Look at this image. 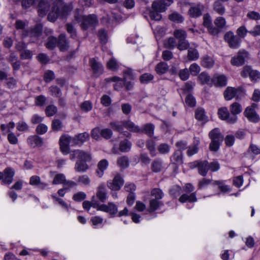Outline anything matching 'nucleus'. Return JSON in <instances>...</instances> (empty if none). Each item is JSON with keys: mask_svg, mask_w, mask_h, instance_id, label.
I'll list each match as a JSON object with an SVG mask.
<instances>
[{"mask_svg": "<svg viewBox=\"0 0 260 260\" xmlns=\"http://www.w3.org/2000/svg\"><path fill=\"white\" fill-rule=\"evenodd\" d=\"M155 70L158 74H164L168 71L169 66L166 62L161 61L156 66Z\"/></svg>", "mask_w": 260, "mask_h": 260, "instance_id": "obj_37", "label": "nucleus"}, {"mask_svg": "<svg viewBox=\"0 0 260 260\" xmlns=\"http://www.w3.org/2000/svg\"><path fill=\"white\" fill-rule=\"evenodd\" d=\"M96 197L102 203L106 201L107 192L105 185L104 183L100 184L97 187Z\"/></svg>", "mask_w": 260, "mask_h": 260, "instance_id": "obj_17", "label": "nucleus"}, {"mask_svg": "<svg viewBox=\"0 0 260 260\" xmlns=\"http://www.w3.org/2000/svg\"><path fill=\"white\" fill-rule=\"evenodd\" d=\"M131 143L127 140L121 141L119 144V149L122 152H128L131 148Z\"/></svg>", "mask_w": 260, "mask_h": 260, "instance_id": "obj_44", "label": "nucleus"}, {"mask_svg": "<svg viewBox=\"0 0 260 260\" xmlns=\"http://www.w3.org/2000/svg\"><path fill=\"white\" fill-rule=\"evenodd\" d=\"M91 137L92 138L96 140H100L101 139V130L100 129V127H96L91 130Z\"/></svg>", "mask_w": 260, "mask_h": 260, "instance_id": "obj_56", "label": "nucleus"}, {"mask_svg": "<svg viewBox=\"0 0 260 260\" xmlns=\"http://www.w3.org/2000/svg\"><path fill=\"white\" fill-rule=\"evenodd\" d=\"M163 203L161 201L151 199L149 201V211L150 212L156 210L160 206H162Z\"/></svg>", "mask_w": 260, "mask_h": 260, "instance_id": "obj_40", "label": "nucleus"}, {"mask_svg": "<svg viewBox=\"0 0 260 260\" xmlns=\"http://www.w3.org/2000/svg\"><path fill=\"white\" fill-rule=\"evenodd\" d=\"M151 195L154 197V199L160 200L164 197V193L159 188H153L151 192Z\"/></svg>", "mask_w": 260, "mask_h": 260, "instance_id": "obj_49", "label": "nucleus"}, {"mask_svg": "<svg viewBox=\"0 0 260 260\" xmlns=\"http://www.w3.org/2000/svg\"><path fill=\"white\" fill-rule=\"evenodd\" d=\"M90 139V135L87 132L78 134L74 137H70L72 146H81L84 142L88 141Z\"/></svg>", "mask_w": 260, "mask_h": 260, "instance_id": "obj_10", "label": "nucleus"}, {"mask_svg": "<svg viewBox=\"0 0 260 260\" xmlns=\"http://www.w3.org/2000/svg\"><path fill=\"white\" fill-rule=\"evenodd\" d=\"M229 109L231 116H235L238 119L237 115L242 112V107L239 103L234 102L230 105Z\"/></svg>", "mask_w": 260, "mask_h": 260, "instance_id": "obj_29", "label": "nucleus"}, {"mask_svg": "<svg viewBox=\"0 0 260 260\" xmlns=\"http://www.w3.org/2000/svg\"><path fill=\"white\" fill-rule=\"evenodd\" d=\"M171 160L175 164H181L183 162V153L181 150H176L171 157Z\"/></svg>", "mask_w": 260, "mask_h": 260, "instance_id": "obj_36", "label": "nucleus"}, {"mask_svg": "<svg viewBox=\"0 0 260 260\" xmlns=\"http://www.w3.org/2000/svg\"><path fill=\"white\" fill-rule=\"evenodd\" d=\"M75 20L78 22H81V26L83 29H86L90 27H94L98 23L96 16L94 14L88 16H75Z\"/></svg>", "mask_w": 260, "mask_h": 260, "instance_id": "obj_4", "label": "nucleus"}, {"mask_svg": "<svg viewBox=\"0 0 260 260\" xmlns=\"http://www.w3.org/2000/svg\"><path fill=\"white\" fill-rule=\"evenodd\" d=\"M89 63L93 74L95 76H99L103 73L104 68L102 63L98 61L95 58H90Z\"/></svg>", "mask_w": 260, "mask_h": 260, "instance_id": "obj_13", "label": "nucleus"}, {"mask_svg": "<svg viewBox=\"0 0 260 260\" xmlns=\"http://www.w3.org/2000/svg\"><path fill=\"white\" fill-rule=\"evenodd\" d=\"M195 117L199 121L204 122L208 121V116L205 114V112L202 108H198L195 111Z\"/></svg>", "mask_w": 260, "mask_h": 260, "instance_id": "obj_34", "label": "nucleus"}, {"mask_svg": "<svg viewBox=\"0 0 260 260\" xmlns=\"http://www.w3.org/2000/svg\"><path fill=\"white\" fill-rule=\"evenodd\" d=\"M185 101L186 104L191 107L195 106L196 104L195 98L190 94H187L185 98Z\"/></svg>", "mask_w": 260, "mask_h": 260, "instance_id": "obj_62", "label": "nucleus"}, {"mask_svg": "<svg viewBox=\"0 0 260 260\" xmlns=\"http://www.w3.org/2000/svg\"><path fill=\"white\" fill-rule=\"evenodd\" d=\"M95 198L94 196H93L92 198V202L89 201H85L83 202L82 205L83 208L86 211H88L91 207H93V208H97L99 205H97L96 203H93V199Z\"/></svg>", "mask_w": 260, "mask_h": 260, "instance_id": "obj_54", "label": "nucleus"}, {"mask_svg": "<svg viewBox=\"0 0 260 260\" xmlns=\"http://www.w3.org/2000/svg\"><path fill=\"white\" fill-rule=\"evenodd\" d=\"M77 182L79 184H82L85 186L89 185L90 183V179L86 175H81L79 176L77 180Z\"/></svg>", "mask_w": 260, "mask_h": 260, "instance_id": "obj_48", "label": "nucleus"}, {"mask_svg": "<svg viewBox=\"0 0 260 260\" xmlns=\"http://www.w3.org/2000/svg\"><path fill=\"white\" fill-rule=\"evenodd\" d=\"M238 89L234 87H228L224 92V96L226 101H230L234 98L237 93Z\"/></svg>", "mask_w": 260, "mask_h": 260, "instance_id": "obj_32", "label": "nucleus"}, {"mask_svg": "<svg viewBox=\"0 0 260 260\" xmlns=\"http://www.w3.org/2000/svg\"><path fill=\"white\" fill-rule=\"evenodd\" d=\"M223 2L215 1L212 5L213 11L219 15H223L225 13V8Z\"/></svg>", "mask_w": 260, "mask_h": 260, "instance_id": "obj_24", "label": "nucleus"}, {"mask_svg": "<svg viewBox=\"0 0 260 260\" xmlns=\"http://www.w3.org/2000/svg\"><path fill=\"white\" fill-rule=\"evenodd\" d=\"M157 150L160 153L166 154L169 153L170 146L166 143H162L158 146Z\"/></svg>", "mask_w": 260, "mask_h": 260, "instance_id": "obj_53", "label": "nucleus"}, {"mask_svg": "<svg viewBox=\"0 0 260 260\" xmlns=\"http://www.w3.org/2000/svg\"><path fill=\"white\" fill-rule=\"evenodd\" d=\"M89 158H79L76 161L75 165V170L77 172H85L88 169L89 166L87 164V162H89L92 160V156L89 153Z\"/></svg>", "mask_w": 260, "mask_h": 260, "instance_id": "obj_9", "label": "nucleus"}, {"mask_svg": "<svg viewBox=\"0 0 260 260\" xmlns=\"http://www.w3.org/2000/svg\"><path fill=\"white\" fill-rule=\"evenodd\" d=\"M199 140H197L196 144H195L193 146H190L189 147H188V150L186 152V153L188 156H191L196 154L198 152V146L199 145Z\"/></svg>", "mask_w": 260, "mask_h": 260, "instance_id": "obj_50", "label": "nucleus"}, {"mask_svg": "<svg viewBox=\"0 0 260 260\" xmlns=\"http://www.w3.org/2000/svg\"><path fill=\"white\" fill-rule=\"evenodd\" d=\"M70 11V7L61 2L56 3L53 7L52 11L48 15L50 21L54 22L58 17H64Z\"/></svg>", "mask_w": 260, "mask_h": 260, "instance_id": "obj_2", "label": "nucleus"}, {"mask_svg": "<svg viewBox=\"0 0 260 260\" xmlns=\"http://www.w3.org/2000/svg\"><path fill=\"white\" fill-rule=\"evenodd\" d=\"M204 6L201 4H198L190 7L189 10V14L192 17H198L202 15Z\"/></svg>", "mask_w": 260, "mask_h": 260, "instance_id": "obj_22", "label": "nucleus"}, {"mask_svg": "<svg viewBox=\"0 0 260 260\" xmlns=\"http://www.w3.org/2000/svg\"><path fill=\"white\" fill-rule=\"evenodd\" d=\"M197 201L196 198V192H192L190 194L188 195L186 193H184L179 199V201L180 203H184L188 201L190 203L196 202Z\"/></svg>", "mask_w": 260, "mask_h": 260, "instance_id": "obj_31", "label": "nucleus"}, {"mask_svg": "<svg viewBox=\"0 0 260 260\" xmlns=\"http://www.w3.org/2000/svg\"><path fill=\"white\" fill-rule=\"evenodd\" d=\"M209 137L211 140L209 145L210 150L212 151H217L221 142L223 141V136L220 133V130L218 128L212 129L209 133Z\"/></svg>", "mask_w": 260, "mask_h": 260, "instance_id": "obj_3", "label": "nucleus"}, {"mask_svg": "<svg viewBox=\"0 0 260 260\" xmlns=\"http://www.w3.org/2000/svg\"><path fill=\"white\" fill-rule=\"evenodd\" d=\"M146 147L151 156H154L156 155L155 142L152 140H149L146 142Z\"/></svg>", "mask_w": 260, "mask_h": 260, "instance_id": "obj_46", "label": "nucleus"}, {"mask_svg": "<svg viewBox=\"0 0 260 260\" xmlns=\"http://www.w3.org/2000/svg\"><path fill=\"white\" fill-rule=\"evenodd\" d=\"M215 25L218 28H222L225 25V19L222 17H217L214 22Z\"/></svg>", "mask_w": 260, "mask_h": 260, "instance_id": "obj_61", "label": "nucleus"}, {"mask_svg": "<svg viewBox=\"0 0 260 260\" xmlns=\"http://www.w3.org/2000/svg\"><path fill=\"white\" fill-rule=\"evenodd\" d=\"M188 58L189 60H197L199 57V54L197 50L195 49H189L188 50Z\"/></svg>", "mask_w": 260, "mask_h": 260, "instance_id": "obj_52", "label": "nucleus"}, {"mask_svg": "<svg viewBox=\"0 0 260 260\" xmlns=\"http://www.w3.org/2000/svg\"><path fill=\"white\" fill-rule=\"evenodd\" d=\"M107 67L109 70L115 71H117L118 68V64L115 59L112 58L107 62Z\"/></svg>", "mask_w": 260, "mask_h": 260, "instance_id": "obj_58", "label": "nucleus"}, {"mask_svg": "<svg viewBox=\"0 0 260 260\" xmlns=\"http://www.w3.org/2000/svg\"><path fill=\"white\" fill-rule=\"evenodd\" d=\"M56 45H57V38L53 36L49 37L47 42L45 44L46 48L50 50H53Z\"/></svg>", "mask_w": 260, "mask_h": 260, "instance_id": "obj_41", "label": "nucleus"}, {"mask_svg": "<svg viewBox=\"0 0 260 260\" xmlns=\"http://www.w3.org/2000/svg\"><path fill=\"white\" fill-rule=\"evenodd\" d=\"M214 65V60L208 55L204 56L202 60V66L206 68H211Z\"/></svg>", "mask_w": 260, "mask_h": 260, "instance_id": "obj_38", "label": "nucleus"}, {"mask_svg": "<svg viewBox=\"0 0 260 260\" xmlns=\"http://www.w3.org/2000/svg\"><path fill=\"white\" fill-rule=\"evenodd\" d=\"M98 210L108 213L112 217L118 212L117 207L113 203H108V204H102L98 206Z\"/></svg>", "mask_w": 260, "mask_h": 260, "instance_id": "obj_12", "label": "nucleus"}, {"mask_svg": "<svg viewBox=\"0 0 260 260\" xmlns=\"http://www.w3.org/2000/svg\"><path fill=\"white\" fill-rule=\"evenodd\" d=\"M70 136H62L59 139L60 149L61 151L64 154H67L69 153V145L72 146Z\"/></svg>", "mask_w": 260, "mask_h": 260, "instance_id": "obj_14", "label": "nucleus"}, {"mask_svg": "<svg viewBox=\"0 0 260 260\" xmlns=\"http://www.w3.org/2000/svg\"><path fill=\"white\" fill-rule=\"evenodd\" d=\"M198 78L202 84L213 85V78H211L210 76L206 72L201 73Z\"/></svg>", "mask_w": 260, "mask_h": 260, "instance_id": "obj_35", "label": "nucleus"}, {"mask_svg": "<svg viewBox=\"0 0 260 260\" xmlns=\"http://www.w3.org/2000/svg\"><path fill=\"white\" fill-rule=\"evenodd\" d=\"M57 112V108L53 105L48 106L45 109L46 116L51 117L54 115Z\"/></svg>", "mask_w": 260, "mask_h": 260, "instance_id": "obj_55", "label": "nucleus"}, {"mask_svg": "<svg viewBox=\"0 0 260 260\" xmlns=\"http://www.w3.org/2000/svg\"><path fill=\"white\" fill-rule=\"evenodd\" d=\"M37 2L39 3V15L41 17H43L49 11L50 5L48 1L46 0H37Z\"/></svg>", "mask_w": 260, "mask_h": 260, "instance_id": "obj_16", "label": "nucleus"}, {"mask_svg": "<svg viewBox=\"0 0 260 260\" xmlns=\"http://www.w3.org/2000/svg\"><path fill=\"white\" fill-rule=\"evenodd\" d=\"M163 161L160 158L154 159L151 165V169L152 172L158 173L161 172L163 169Z\"/></svg>", "mask_w": 260, "mask_h": 260, "instance_id": "obj_33", "label": "nucleus"}, {"mask_svg": "<svg viewBox=\"0 0 260 260\" xmlns=\"http://www.w3.org/2000/svg\"><path fill=\"white\" fill-rule=\"evenodd\" d=\"M173 2V0H157L152 4V10L150 12V17L152 20L155 21L160 20L162 16L161 13L166 10L167 7L169 6Z\"/></svg>", "mask_w": 260, "mask_h": 260, "instance_id": "obj_1", "label": "nucleus"}, {"mask_svg": "<svg viewBox=\"0 0 260 260\" xmlns=\"http://www.w3.org/2000/svg\"><path fill=\"white\" fill-rule=\"evenodd\" d=\"M169 18L170 20L176 23H182L184 21L183 17L176 12L169 15Z\"/></svg>", "mask_w": 260, "mask_h": 260, "instance_id": "obj_43", "label": "nucleus"}, {"mask_svg": "<svg viewBox=\"0 0 260 260\" xmlns=\"http://www.w3.org/2000/svg\"><path fill=\"white\" fill-rule=\"evenodd\" d=\"M106 81L107 82L112 81L115 82V84L113 85V87L116 90H120L124 85L123 78L122 79L116 76L109 78L106 79Z\"/></svg>", "mask_w": 260, "mask_h": 260, "instance_id": "obj_28", "label": "nucleus"}, {"mask_svg": "<svg viewBox=\"0 0 260 260\" xmlns=\"http://www.w3.org/2000/svg\"><path fill=\"white\" fill-rule=\"evenodd\" d=\"M49 92L54 96L60 97L62 95L61 90L57 86H51L49 88Z\"/></svg>", "mask_w": 260, "mask_h": 260, "instance_id": "obj_51", "label": "nucleus"}, {"mask_svg": "<svg viewBox=\"0 0 260 260\" xmlns=\"http://www.w3.org/2000/svg\"><path fill=\"white\" fill-rule=\"evenodd\" d=\"M153 79V76L151 74L145 73L142 75L140 77V80L141 83L144 84L148 83Z\"/></svg>", "mask_w": 260, "mask_h": 260, "instance_id": "obj_60", "label": "nucleus"}, {"mask_svg": "<svg viewBox=\"0 0 260 260\" xmlns=\"http://www.w3.org/2000/svg\"><path fill=\"white\" fill-rule=\"evenodd\" d=\"M198 169L200 175L203 177L206 176L209 170L208 161L206 160H200Z\"/></svg>", "mask_w": 260, "mask_h": 260, "instance_id": "obj_30", "label": "nucleus"}, {"mask_svg": "<svg viewBox=\"0 0 260 260\" xmlns=\"http://www.w3.org/2000/svg\"><path fill=\"white\" fill-rule=\"evenodd\" d=\"M249 53L244 50H241L238 51L237 54L233 57L231 59V63L232 65L240 67L245 63L246 59L248 58Z\"/></svg>", "mask_w": 260, "mask_h": 260, "instance_id": "obj_7", "label": "nucleus"}, {"mask_svg": "<svg viewBox=\"0 0 260 260\" xmlns=\"http://www.w3.org/2000/svg\"><path fill=\"white\" fill-rule=\"evenodd\" d=\"M154 125L152 123H147L144 125L141 133H144L149 137H152L154 134Z\"/></svg>", "mask_w": 260, "mask_h": 260, "instance_id": "obj_39", "label": "nucleus"}, {"mask_svg": "<svg viewBox=\"0 0 260 260\" xmlns=\"http://www.w3.org/2000/svg\"><path fill=\"white\" fill-rule=\"evenodd\" d=\"M244 115L251 122L257 123L260 120L259 116L255 109L251 107H247L244 112Z\"/></svg>", "mask_w": 260, "mask_h": 260, "instance_id": "obj_15", "label": "nucleus"}, {"mask_svg": "<svg viewBox=\"0 0 260 260\" xmlns=\"http://www.w3.org/2000/svg\"><path fill=\"white\" fill-rule=\"evenodd\" d=\"M66 181L65 176L62 174H57L52 182L53 184H63Z\"/></svg>", "mask_w": 260, "mask_h": 260, "instance_id": "obj_57", "label": "nucleus"}, {"mask_svg": "<svg viewBox=\"0 0 260 260\" xmlns=\"http://www.w3.org/2000/svg\"><path fill=\"white\" fill-rule=\"evenodd\" d=\"M218 114L221 119L226 121L229 123L233 124L237 121V118L235 116H231L226 107L219 109Z\"/></svg>", "mask_w": 260, "mask_h": 260, "instance_id": "obj_8", "label": "nucleus"}, {"mask_svg": "<svg viewBox=\"0 0 260 260\" xmlns=\"http://www.w3.org/2000/svg\"><path fill=\"white\" fill-rule=\"evenodd\" d=\"M225 41L232 49L238 48L241 43V39L237 35H235L232 31H228L224 36Z\"/></svg>", "mask_w": 260, "mask_h": 260, "instance_id": "obj_6", "label": "nucleus"}, {"mask_svg": "<svg viewBox=\"0 0 260 260\" xmlns=\"http://www.w3.org/2000/svg\"><path fill=\"white\" fill-rule=\"evenodd\" d=\"M63 125L62 122L58 119H54L51 123V128L53 131L58 132L61 130Z\"/></svg>", "mask_w": 260, "mask_h": 260, "instance_id": "obj_45", "label": "nucleus"}, {"mask_svg": "<svg viewBox=\"0 0 260 260\" xmlns=\"http://www.w3.org/2000/svg\"><path fill=\"white\" fill-rule=\"evenodd\" d=\"M110 125L112 129L117 131L121 133H123V135L126 137H129L130 134L127 132H123V127H125V121L120 122H112Z\"/></svg>", "mask_w": 260, "mask_h": 260, "instance_id": "obj_20", "label": "nucleus"}, {"mask_svg": "<svg viewBox=\"0 0 260 260\" xmlns=\"http://www.w3.org/2000/svg\"><path fill=\"white\" fill-rule=\"evenodd\" d=\"M173 34L175 39L178 40L177 48L179 50H184L189 47V44L186 40L187 34L185 31L182 29H176Z\"/></svg>", "mask_w": 260, "mask_h": 260, "instance_id": "obj_5", "label": "nucleus"}, {"mask_svg": "<svg viewBox=\"0 0 260 260\" xmlns=\"http://www.w3.org/2000/svg\"><path fill=\"white\" fill-rule=\"evenodd\" d=\"M123 184V180L119 175H116L113 179L107 181V186L113 190H119Z\"/></svg>", "mask_w": 260, "mask_h": 260, "instance_id": "obj_11", "label": "nucleus"}, {"mask_svg": "<svg viewBox=\"0 0 260 260\" xmlns=\"http://www.w3.org/2000/svg\"><path fill=\"white\" fill-rule=\"evenodd\" d=\"M125 128L134 133H141V129L134 122L130 121H125Z\"/></svg>", "mask_w": 260, "mask_h": 260, "instance_id": "obj_42", "label": "nucleus"}, {"mask_svg": "<svg viewBox=\"0 0 260 260\" xmlns=\"http://www.w3.org/2000/svg\"><path fill=\"white\" fill-rule=\"evenodd\" d=\"M3 174V182L6 184H10L13 182V177L15 174L14 170L11 168H7L5 169Z\"/></svg>", "mask_w": 260, "mask_h": 260, "instance_id": "obj_19", "label": "nucleus"}, {"mask_svg": "<svg viewBox=\"0 0 260 260\" xmlns=\"http://www.w3.org/2000/svg\"><path fill=\"white\" fill-rule=\"evenodd\" d=\"M89 158V153L81 150H76L70 153V158L71 160H74L77 158V160L79 158Z\"/></svg>", "mask_w": 260, "mask_h": 260, "instance_id": "obj_26", "label": "nucleus"}, {"mask_svg": "<svg viewBox=\"0 0 260 260\" xmlns=\"http://www.w3.org/2000/svg\"><path fill=\"white\" fill-rule=\"evenodd\" d=\"M108 162L106 159H102L98 164V168L96 170V175L101 178L104 173V171L107 169Z\"/></svg>", "mask_w": 260, "mask_h": 260, "instance_id": "obj_27", "label": "nucleus"}, {"mask_svg": "<svg viewBox=\"0 0 260 260\" xmlns=\"http://www.w3.org/2000/svg\"><path fill=\"white\" fill-rule=\"evenodd\" d=\"M28 144L35 148L36 147H41L43 145V139L37 135L30 136L27 139Z\"/></svg>", "mask_w": 260, "mask_h": 260, "instance_id": "obj_21", "label": "nucleus"}, {"mask_svg": "<svg viewBox=\"0 0 260 260\" xmlns=\"http://www.w3.org/2000/svg\"><path fill=\"white\" fill-rule=\"evenodd\" d=\"M80 107L83 111L87 112L92 109V105L91 103L88 101H86L81 104Z\"/></svg>", "mask_w": 260, "mask_h": 260, "instance_id": "obj_63", "label": "nucleus"}, {"mask_svg": "<svg viewBox=\"0 0 260 260\" xmlns=\"http://www.w3.org/2000/svg\"><path fill=\"white\" fill-rule=\"evenodd\" d=\"M164 45L166 48L172 49L176 47H177L178 44L176 43L175 38L170 37L165 41Z\"/></svg>", "mask_w": 260, "mask_h": 260, "instance_id": "obj_47", "label": "nucleus"}, {"mask_svg": "<svg viewBox=\"0 0 260 260\" xmlns=\"http://www.w3.org/2000/svg\"><path fill=\"white\" fill-rule=\"evenodd\" d=\"M42 25L40 24H37L30 32L27 30H25L24 33L22 34V36L23 37L29 36L30 37H39L42 35Z\"/></svg>", "mask_w": 260, "mask_h": 260, "instance_id": "obj_18", "label": "nucleus"}, {"mask_svg": "<svg viewBox=\"0 0 260 260\" xmlns=\"http://www.w3.org/2000/svg\"><path fill=\"white\" fill-rule=\"evenodd\" d=\"M227 84V79L223 75H215L213 77V84L216 86H225Z\"/></svg>", "mask_w": 260, "mask_h": 260, "instance_id": "obj_23", "label": "nucleus"}, {"mask_svg": "<svg viewBox=\"0 0 260 260\" xmlns=\"http://www.w3.org/2000/svg\"><path fill=\"white\" fill-rule=\"evenodd\" d=\"M57 46L61 51L67 50L69 47V43L64 34L59 36L57 40Z\"/></svg>", "mask_w": 260, "mask_h": 260, "instance_id": "obj_25", "label": "nucleus"}, {"mask_svg": "<svg viewBox=\"0 0 260 260\" xmlns=\"http://www.w3.org/2000/svg\"><path fill=\"white\" fill-rule=\"evenodd\" d=\"M118 165L123 169H125L128 166V159L126 156L119 157L117 160Z\"/></svg>", "mask_w": 260, "mask_h": 260, "instance_id": "obj_59", "label": "nucleus"}, {"mask_svg": "<svg viewBox=\"0 0 260 260\" xmlns=\"http://www.w3.org/2000/svg\"><path fill=\"white\" fill-rule=\"evenodd\" d=\"M247 32L248 31L244 26H240L236 31L237 36L240 39L244 38L246 36Z\"/></svg>", "mask_w": 260, "mask_h": 260, "instance_id": "obj_64", "label": "nucleus"}]
</instances>
